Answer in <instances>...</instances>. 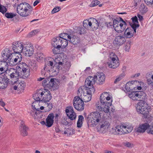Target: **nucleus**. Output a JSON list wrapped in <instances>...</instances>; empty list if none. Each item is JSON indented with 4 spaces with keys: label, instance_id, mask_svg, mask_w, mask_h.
<instances>
[{
    "label": "nucleus",
    "instance_id": "c9c22d12",
    "mask_svg": "<svg viewBox=\"0 0 153 153\" xmlns=\"http://www.w3.org/2000/svg\"><path fill=\"white\" fill-rule=\"evenodd\" d=\"M84 120V117L82 115L79 116L78 119L77 123V127L79 128H81L82 126L83 121Z\"/></svg>",
    "mask_w": 153,
    "mask_h": 153
},
{
    "label": "nucleus",
    "instance_id": "58836bf2",
    "mask_svg": "<svg viewBox=\"0 0 153 153\" xmlns=\"http://www.w3.org/2000/svg\"><path fill=\"white\" fill-rule=\"evenodd\" d=\"M120 128L119 126H117L115 128H112L111 130V132L114 134L120 135L119 134V131H120Z\"/></svg>",
    "mask_w": 153,
    "mask_h": 153
},
{
    "label": "nucleus",
    "instance_id": "37998d69",
    "mask_svg": "<svg viewBox=\"0 0 153 153\" xmlns=\"http://www.w3.org/2000/svg\"><path fill=\"white\" fill-rule=\"evenodd\" d=\"M74 133V130L72 128H68L64 131V134H67L68 135L73 134Z\"/></svg>",
    "mask_w": 153,
    "mask_h": 153
},
{
    "label": "nucleus",
    "instance_id": "6e6552de",
    "mask_svg": "<svg viewBox=\"0 0 153 153\" xmlns=\"http://www.w3.org/2000/svg\"><path fill=\"white\" fill-rule=\"evenodd\" d=\"M122 22L114 19L113 21V26L115 31L118 33H120L123 31L126 28V24L122 18Z\"/></svg>",
    "mask_w": 153,
    "mask_h": 153
},
{
    "label": "nucleus",
    "instance_id": "5fc2aeb1",
    "mask_svg": "<svg viewBox=\"0 0 153 153\" xmlns=\"http://www.w3.org/2000/svg\"><path fill=\"white\" fill-rule=\"evenodd\" d=\"M60 10L61 8L59 7L58 6L56 7L53 9L51 11V13H52L53 14L58 12Z\"/></svg>",
    "mask_w": 153,
    "mask_h": 153
},
{
    "label": "nucleus",
    "instance_id": "f3484780",
    "mask_svg": "<svg viewBox=\"0 0 153 153\" xmlns=\"http://www.w3.org/2000/svg\"><path fill=\"white\" fill-rule=\"evenodd\" d=\"M107 104L105 103H102L100 100L96 103L95 106L97 110L103 111L104 112L107 113L109 111L110 108Z\"/></svg>",
    "mask_w": 153,
    "mask_h": 153
},
{
    "label": "nucleus",
    "instance_id": "f03ea898",
    "mask_svg": "<svg viewBox=\"0 0 153 153\" xmlns=\"http://www.w3.org/2000/svg\"><path fill=\"white\" fill-rule=\"evenodd\" d=\"M62 62H60L57 63L53 59L50 58L45 61L43 70L55 75L57 74L59 71L62 68Z\"/></svg>",
    "mask_w": 153,
    "mask_h": 153
},
{
    "label": "nucleus",
    "instance_id": "ddd939ff",
    "mask_svg": "<svg viewBox=\"0 0 153 153\" xmlns=\"http://www.w3.org/2000/svg\"><path fill=\"white\" fill-rule=\"evenodd\" d=\"M41 101L46 102L49 101L52 98L51 94L50 92L47 89H44L41 92Z\"/></svg>",
    "mask_w": 153,
    "mask_h": 153
},
{
    "label": "nucleus",
    "instance_id": "412c9836",
    "mask_svg": "<svg viewBox=\"0 0 153 153\" xmlns=\"http://www.w3.org/2000/svg\"><path fill=\"white\" fill-rule=\"evenodd\" d=\"M97 77H96L88 76L85 80V86L86 87L88 86V87L93 86V85L95 83Z\"/></svg>",
    "mask_w": 153,
    "mask_h": 153
},
{
    "label": "nucleus",
    "instance_id": "0eeeda50",
    "mask_svg": "<svg viewBox=\"0 0 153 153\" xmlns=\"http://www.w3.org/2000/svg\"><path fill=\"white\" fill-rule=\"evenodd\" d=\"M108 60L109 61L108 62V64L109 68L115 69L119 66L120 63L118 57L114 53H110Z\"/></svg>",
    "mask_w": 153,
    "mask_h": 153
},
{
    "label": "nucleus",
    "instance_id": "6e6d98bb",
    "mask_svg": "<svg viewBox=\"0 0 153 153\" xmlns=\"http://www.w3.org/2000/svg\"><path fill=\"white\" fill-rule=\"evenodd\" d=\"M48 81V80L47 79L44 78L42 81V85L43 87L45 88L46 87L48 83H47Z\"/></svg>",
    "mask_w": 153,
    "mask_h": 153
},
{
    "label": "nucleus",
    "instance_id": "dca6fc26",
    "mask_svg": "<svg viewBox=\"0 0 153 153\" xmlns=\"http://www.w3.org/2000/svg\"><path fill=\"white\" fill-rule=\"evenodd\" d=\"M95 91V89L93 86H91L90 87H87L84 86H83L80 87L78 91L77 94L78 95H79L80 93H82L83 92L85 93L88 95H91L92 92L94 93Z\"/></svg>",
    "mask_w": 153,
    "mask_h": 153
},
{
    "label": "nucleus",
    "instance_id": "603ef678",
    "mask_svg": "<svg viewBox=\"0 0 153 153\" xmlns=\"http://www.w3.org/2000/svg\"><path fill=\"white\" fill-rule=\"evenodd\" d=\"M100 3V2L97 0H94L92 1L91 5L92 7H94L96 5L99 4Z\"/></svg>",
    "mask_w": 153,
    "mask_h": 153
},
{
    "label": "nucleus",
    "instance_id": "7ed1b4c3",
    "mask_svg": "<svg viewBox=\"0 0 153 153\" xmlns=\"http://www.w3.org/2000/svg\"><path fill=\"white\" fill-rule=\"evenodd\" d=\"M103 114L98 111L91 113L87 118L88 123L92 126H94L101 122L104 118Z\"/></svg>",
    "mask_w": 153,
    "mask_h": 153
},
{
    "label": "nucleus",
    "instance_id": "a878e982",
    "mask_svg": "<svg viewBox=\"0 0 153 153\" xmlns=\"http://www.w3.org/2000/svg\"><path fill=\"white\" fill-rule=\"evenodd\" d=\"M9 79L7 77H0V88H5L7 86L9 82Z\"/></svg>",
    "mask_w": 153,
    "mask_h": 153
},
{
    "label": "nucleus",
    "instance_id": "864d4df0",
    "mask_svg": "<svg viewBox=\"0 0 153 153\" xmlns=\"http://www.w3.org/2000/svg\"><path fill=\"white\" fill-rule=\"evenodd\" d=\"M131 19L134 23V24L132 25V26H133V25L135 26L134 25L136 24H138V21L137 17L136 16H135L134 17H132L131 18Z\"/></svg>",
    "mask_w": 153,
    "mask_h": 153
},
{
    "label": "nucleus",
    "instance_id": "338daca9",
    "mask_svg": "<svg viewBox=\"0 0 153 153\" xmlns=\"http://www.w3.org/2000/svg\"><path fill=\"white\" fill-rule=\"evenodd\" d=\"M0 105L3 107H4L5 105V103L1 99L0 100Z\"/></svg>",
    "mask_w": 153,
    "mask_h": 153
},
{
    "label": "nucleus",
    "instance_id": "4468645a",
    "mask_svg": "<svg viewBox=\"0 0 153 153\" xmlns=\"http://www.w3.org/2000/svg\"><path fill=\"white\" fill-rule=\"evenodd\" d=\"M135 26L133 25L131 28H127L125 31L124 36L126 38H130L132 37L134 33L136 32V28L139 27V24H136Z\"/></svg>",
    "mask_w": 153,
    "mask_h": 153
},
{
    "label": "nucleus",
    "instance_id": "49530a36",
    "mask_svg": "<svg viewBox=\"0 0 153 153\" xmlns=\"http://www.w3.org/2000/svg\"><path fill=\"white\" fill-rule=\"evenodd\" d=\"M40 30L39 29H37L33 30L28 34V36L30 37L33 36L37 33Z\"/></svg>",
    "mask_w": 153,
    "mask_h": 153
},
{
    "label": "nucleus",
    "instance_id": "09e8293b",
    "mask_svg": "<svg viewBox=\"0 0 153 153\" xmlns=\"http://www.w3.org/2000/svg\"><path fill=\"white\" fill-rule=\"evenodd\" d=\"M16 15L13 13H7L5 14V16L8 19L12 18L16 16Z\"/></svg>",
    "mask_w": 153,
    "mask_h": 153
},
{
    "label": "nucleus",
    "instance_id": "ea45409f",
    "mask_svg": "<svg viewBox=\"0 0 153 153\" xmlns=\"http://www.w3.org/2000/svg\"><path fill=\"white\" fill-rule=\"evenodd\" d=\"M41 92H37L33 96L34 99L35 101H41Z\"/></svg>",
    "mask_w": 153,
    "mask_h": 153
},
{
    "label": "nucleus",
    "instance_id": "13d9d810",
    "mask_svg": "<svg viewBox=\"0 0 153 153\" xmlns=\"http://www.w3.org/2000/svg\"><path fill=\"white\" fill-rule=\"evenodd\" d=\"M129 83H127L125 86V89L126 91V92H130L131 91V89L130 88V86L129 85Z\"/></svg>",
    "mask_w": 153,
    "mask_h": 153
},
{
    "label": "nucleus",
    "instance_id": "e2e57ef3",
    "mask_svg": "<svg viewBox=\"0 0 153 153\" xmlns=\"http://www.w3.org/2000/svg\"><path fill=\"white\" fill-rule=\"evenodd\" d=\"M57 49H59V48H54L53 49L52 51L54 54H57L59 53V51L57 50Z\"/></svg>",
    "mask_w": 153,
    "mask_h": 153
},
{
    "label": "nucleus",
    "instance_id": "052dcab7",
    "mask_svg": "<svg viewBox=\"0 0 153 153\" xmlns=\"http://www.w3.org/2000/svg\"><path fill=\"white\" fill-rule=\"evenodd\" d=\"M68 36H69V35H68V34L67 33H61V34H60L59 35V37H60V38H66V36L68 37Z\"/></svg>",
    "mask_w": 153,
    "mask_h": 153
},
{
    "label": "nucleus",
    "instance_id": "393cba45",
    "mask_svg": "<svg viewBox=\"0 0 153 153\" xmlns=\"http://www.w3.org/2000/svg\"><path fill=\"white\" fill-rule=\"evenodd\" d=\"M120 131L119 134L120 135H121L125 133H127L131 132L133 129V127L128 128V130L126 129V126L121 125L119 126Z\"/></svg>",
    "mask_w": 153,
    "mask_h": 153
},
{
    "label": "nucleus",
    "instance_id": "680f3d73",
    "mask_svg": "<svg viewBox=\"0 0 153 153\" xmlns=\"http://www.w3.org/2000/svg\"><path fill=\"white\" fill-rule=\"evenodd\" d=\"M105 25L108 27L112 28L113 27V24L111 22H107L105 23Z\"/></svg>",
    "mask_w": 153,
    "mask_h": 153
},
{
    "label": "nucleus",
    "instance_id": "5701e85b",
    "mask_svg": "<svg viewBox=\"0 0 153 153\" xmlns=\"http://www.w3.org/2000/svg\"><path fill=\"white\" fill-rule=\"evenodd\" d=\"M97 77V80H98L97 83L100 85L103 84L105 81V76L104 74L102 73H98L97 76H95Z\"/></svg>",
    "mask_w": 153,
    "mask_h": 153
},
{
    "label": "nucleus",
    "instance_id": "9b49d317",
    "mask_svg": "<svg viewBox=\"0 0 153 153\" xmlns=\"http://www.w3.org/2000/svg\"><path fill=\"white\" fill-rule=\"evenodd\" d=\"M26 44V43L20 41L13 42L12 47V50L15 53L20 54V53H22Z\"/></svg>",
    "mask_w": 153,
    "mask_h": 153
},
{
    "label": "nucleus",
    "instance_id": "9d476101",
    "mask_svg": "<svg viewBox=\"0 0 153 153\" xmlns=\"http://www.w3.org/2000/svg\"><path fill=\"white\" fill-rule=\"evenodd\" d=\"M73 105L74 108L79 111H82L84 109L85 105L82 99L78 96L74 97Z\"/></svg>",
    "mask_w": 153,
    "mask_h": 153
},
{
    "label": "nucleus",
    "instance_id": "2f4dec72",
    "mask_svg": "<svg viewBox=\"0 0 153 153\" xmlns=\"http://www.w3.org/2000/svg\"><path fill=\"white\" fill-rule=\"evenodd\" d=\"M92 27L94 29H97L99 26V23L97 20L94 18H91Z\"/></svg>",
    "mask_w": 153,
    "mask_h": 153
},
{
    "label": "nucleus",
    "instance_id": "473e14b6",
    "mask_svg": "<svg viewBox=\"0 0 153 153\" xmlns=\"http://www.w3.org/2000/svg\"><path fill=\"white\" fill-rule=\"evenodd\" d=\"M135 95L137 97L138 100L144 99L145 98L146 94L143 91H139L136 93Z\"/></svg>",
    "mask_w": 153,
    "mask_h": 153
},
{
    "label": "nucleus",
    "instance_id": "39448f33",
    "mask_svg": "<svg viewBox=\"0 0 153 153\" xmlns=\"http://www.w3.org/2000/svg\"><path fill=\"white\" fill-rule=\"evenodd\" d=\"M5 53L2 56L4 58H5V56L7 57V60L9 62V65L10 66H13L20 63L21 62L22 59V55L21 54H19L18 56H13L11 53H10L9 54H7L5 51Z\"/></svg>",
    "mask_w": 153,
    "mask_h": 153
},
{
    "label": "nucleus",
    "instance_id": "aec40b11",
    "mask_svg": "<svg viewBox=\"0 0 153 153\" xmlns=\"http://www.w3.org/2000/svg\"><path fill=\"white\" fill-rule=\"evenodd\" d=\"M67 116L71 120H73L76 119V113L74 111L72 106H68L65 110Z\"/></svg>",
    "mask_w": 153,
    "mask_h": 153
},
{
    "label": "nucleus",
    "instance_id": "a19ab883",
    "mask_svg": "<svg viewBox=\"0 0 153 153\" xmlns=\"http://www.w3.org/2000/svg\"><path fill=\"white\" fill-rule=\"evenodd\" d=\"M43 55L42 53L40 52H38L36 55V60L40 62L43 59Z\"/></svg>",
    "mask_w": 153,
    "mask_h": 153
},
{
    "label": "nucleus",
    "instance_id": "e433bc0d",
    "mask_svg": "<svg viewBox=\"0 0 153 153\" xmlns=\"http://www.w3.org/2000/svg\"><path fill=\"white\" fill-rule=\"evenodd\" d=\"M139 10L142 14H143L148 11L147 8L145 5L142 4L140 7Z\"/></svg>",
    "mask_w": 153,
    "mask_h": 153
},
{
    "label": "nucleus",
    "instance_id": "0e129e2a",
    "mask_svg": "<svg viewBox=\"0 0 153 153\" xmlns=\"http://www.w3.org/2000/svg\"><path fill=\"white\" fill-rule=\"evenodd\" d=\"M25 127L26 126L24 124V122L23 120H21L20 123V125L19 128H21V127Z\"/></svg>",
    "mask_w": 153,
    "mask_h": 153
},
{
    "label": "nucleus",
    "instance_id": "bb28decb",
    "mask_svg": "<svg viewBox=\"0 0 153 153\" xmlns=\"http://www.w3.org/2000/svg\"><path fill=\"white\" fill-rule=\"evenodd\" d=\"M60 37L58 36L52 39L51 41L52 45L54 48L59 49V45L60 42Z\"/></svg>",
    "mask_w": 153,
    "mask_h": 153
},
{
    "label": "nucleus",
    "instance_id": "4c0bfd02",
    "mask_svg": "<svg viewBox=\"0 0 153 153\" xmlns=\"http://www.w3.org/2000/svg\"><path fill=\"white\" fill-rule=\"evenodd\" d=\"M91 19L88 20H85L83 22V26L85 28H88V27L91 26Z\"/></svg>",
    "mask_w": 153,
    "mask_h": 153
},
{
    "label": "nucleus",
    "instance_id": "72a5a7b5",
    "mask_svg": "<svg viewBox=\"0 0 153 153\" xmlns=\"http://www.w3.org/2000/svg\"><path fill=\"white\" fill-rule=\"evenodd\" d=\"M40 101L39 102V101H35L32 103V106L34 110L39 111V108L40 106Z\"/></svg>",
    "mask_w": 153,
    "mask_h": 153
},
{
    "label": "nucleus",
    "instance_id": "a211bd4d",
    "mask_svg": "<svg viewBox=\"0 0 153 153\" xmlns=\"http://www.w3.org/2000/svg\"><path fill=\"white\" fill-rule=\"evenodd\" d=\"M6 61H0V74H1L5 72L7 74V71H9L10 68L8 69L9 62L7 60L6 57H5Z\"/></svg>",
    "mask_w": 153,
    "mask_h": 153
},
{
    "label": "nucleus",
    "instance_id": "a18cd8bd",
    "mask_svg": "<svg viewBox=\"0 0 153 153\" xmlns=\"http://www.w3.org/2000/svg\"><path fill=\"white\" fill-rule=\"evenodd\" d=\"M147 132L148 134L153 135V122L150 125L149 124V127L147 130Z\"/></svg>",
    "mask_w": 153,
    "mask_h": 153
},
{
    "label": "nucleus",
    "instance_id": "4be33fe9",
    "mask_svg": "<svg viewBox=\"0 0 153 153\" xmlns=\"http://www.w3.org/2000/svg\"><path fill=\"white\" fill-rule=\"evenodd\" d=\"M126 41V39L123 36L119 35L116 36L115 38L114 42L119 45H122Z\"/></svg>",
    "mask_w": 153,
    "mask_h": 153
},
{
    "label": "nucleus",
    "instance_id": "c756f323",
    "mask_svg": "<svg viewBox=\"0 0 153 153\" xmlns=\"http://www.w3.org/2000/svg\"><path fill=\"white\" fill-rule=\"evenodd\" d=\"M68 38L70 40L69 41L74 45H76L80 42L79 38L76 36L71 37L70 36H68Z\"/></svg>",
    "mask_w": 153,
    "mask_h": 153
},
{
    "label": "nucleus",
    "instance_id": "4d7b16f0",
    "mask_svg": "<svg viewBox=\"0 0 153 153\" xmlns=\"http://www.w3.org/2000/svg\"><path fill=\"white\" fill-rule=\"evenodd\" d=\"M130 43V42H128L125 46V50L126 51H129L131 47Z\"/></svg>",
    "mask_w": 153,
    "mask_h": 153
},
{
    "label": "nucleus",
    "instance_id": "cd10ccee",
    "mask_svg": "<svg viewBox=\"0 0 153 153\" xmlns=\"http://www.w3.org/2000/svg\"><path fill=\"white\" fill-rule=\"evenodd\" d=\"M80 94L79 96H81V99H83V102H88L91 100L92 97L91 95H88L84 92H83L82 93H80Z\"/></svg>",
    "mask_w": 153,
    "mask_h": 153
},
{
    "label": "nucleus",
    "instance_id": "423d86ee",
    "mask_svg": "<svg viewBox=\"0 0 153 153\" xmlns=\"http://www.w3.org/2000/svg\"><path fill=\"white\" fill-rule=\"evenodd\" d=\"M136 109L139 114L145 115L149 114V108L146 103L144 101L140 100L137 103Z\"/></svg>",
    "mask_w": 153,
    "mask_h": 153
},
{
    "label": "nucleus",
    "instance_id": "7c9ffc66",
    "mask_svg": "<svg viewBox=\"0 0 153 153\" xmlns=\"http://www.w3.org/2000/svg\"><path fill=\"white\" fill-rule=\"evenodd\" d=\"M68 44V40L65 38H60V45H59V48H65L67 46Z\"/></svg>",
    "mask_w": 153,
    "mask_h": 153
},
{
    "label": "nucleus",
    "instance_id": "6ab92c4d",
    "mask_svg": "<svg viewBox=\"0 0 153 153\" xmlns=\"http://www.w3.org/2000/svg\"><path fill=\"white\" fill-rule=\"evenodd\" d=\"M58 80L55 78H52L47 85L46 88L51 90H53L58 88Z\"/></svg>",
    "mask_w": 153,
    "mask_h": 153
},
{
    "label": "nucleus",
    "instance_id": "c03bdc74",
    "mask_svg": "<svg viewBox=\"0 0 153 153\" xmlns=\"http://www.w3.org/2000/svg\"><path fill=\"white\" fill-rule=\"evenodd\" d=\"M135 94H136V93L133 92L129 94L128 96L133 100H137L138 99L137 98V97L136 96Z\"/></svg>",
    "mask_w": 153,
    "mask_h": 153
},
{
    "label": "nucleus",
    "instance_id": "79ce46f5",
    "mask_svg": "<svg viewBox=\"0 0 153 153\" xmlns=\"http://www.w3.org/2000/svg\"><path fill=\"white\" fill-rule=\"evenodd\" d=\"M125 76V74L124 73H123L120 74V75L117 76L116 77V79L114 81V83H116L117 82L120 81Z\"/></svg>",
    "mask_w": 153,
    "mask_h": 153
},
{
    "label": "nucleus",
    "instance_id": "2eb2a0df",
    "mask_svg": "<svg viewBox=\"0 0 153 153\" xmlns=\"http://www.w3.org/2000/svg\"><path fill=\"white\" fill-rule=\"evenodd\" d=\"M33 46L30 43H27L22 53L26 56H30L33 53Z\"/></svg>",
    "mask_w": 153,
    "mask_h": 153
},
{
    "label": "nucleus",
    "instance_id": "20e7f679",
    "mask_svg": "<svg viewBox=\"0 0 153 153\" xmlns=\"http://www.w3.org/2000/svg\"><path fill=\"white\" fill-rule=\"evenodd\" d=\"M31 9L30 5L26 2H23L17 5V11L19 15L25 17L29 15V12Z\"/></svg>",
    "mask_w": 153,
    "mask_h": 153
},
{
    "label": "nucleus",
    "instance_id": "774afa93",
    "mask_svg": "<svg viewBox=\"0 0 153 153\" xmlns=\"http://www.w3.org/2000/svg\"><path fill=\"white\" fill-rule=\"evenodd\" d=\"M147 83L149 85H151V86L152 85V83H153V82L151 80L149 79L147 80Z\"/></svg>",
    "mask_w": 153,
    "mask_h": 153
},
{
    "label": "nucleus",
    "instance_id": "b1692460",
    "mask_svg": "<svg viewBox=\"0 0 153 153\" xmlns=\"http://www.w3.org/2000/svg\"><path fill=\"white\" fill-rule=\"evenodd\" d=\"M54 118V114L53 113H51L48 116L46 119V125L48 127H51L53 123V119Z\"/></svg>",
    "mask_w": 153,
    "mask_h": 153
},
{
    "label": "nucleus",
    "instance_id": "69168bd1",
    "mask_svg": "<svg viewBox=\"0 0 153 153\" xmlns=\"http://www.w3.org/2000/svg\"><path fill=\"white\" fill-rule=\"evenodd\" d=\"M137 17L138 18L139 21H141L143 20V17L142 16L140 15L139 14H138L137 15Z\"/></svg>",
    "mask_w": 153,
    "mask_h": 153
},
{
    "label": "nucleus",
    "instance_id": "8fccbe9b",
    "mask_svg": "<svg viewBox=\"0 0 153 153\" xmlns=\"http://www.w3.org/2000/svg\"><path fill=\"white\" fill-rule=\"evenodd\" d=\"M45 105L46 106L47 108V111H50L52 108V105L51 103H48L47 102H45Z\"/></svg>",
    "mask_w": 153,
    "mask_h": 153
},
{
    "label": "nucleus",
    "instance_id": "c85d7f7f",
    "mask_svg": "<svg viewBox=\"0 0 153 153\" xmlns=\"http://www.w3.org/2000/svg\"><path fill=\"white\" fill-rule=\"evenodd\" d=\"M149 124L147 123H144L140 125L136 129V131L139 133H143L145 131L148 129Z\"/></svg>",
    "mask_w": 153,
    "mask_h": 153
},
{
    "label": "nucleus",
    "instance_id": "de8ad7c7",
    "mask_svg": "<svg viewBox=\"0 0 153 153\" xmlns=\"http://www.w3.org/2000/svg\"><path fill=\"white\" fill-rule=\"evenodd\" d=\"M7 10L6 7L0 4V12L4 14L5 13Z\"/></svg>",
    "mask_w": 153,
    "mask_h": 153
},
{
    "label": "nucleus",
    "instance_id": "f8f14e48",
    "mask_svg": "<svg viewBox=\"0 0 153 153\" xmlns=\"http://www.w3.org/2000/svg\"><path fill=\"white\" fill-rule=\"evenodd\" d=\"M98 124L99 125L97 127V130L98 132L101 133L106 131L110 125L109 122L105 120L104 118Z\"/></svg>",
    "mask_w": 153,
    "mask_h": 153
},
{
    "label": "nucleus",
    "instance_id": "f257e3e1",
    "mask_svg": "<svg viewBox=\"0 0 153 153\" xmlns=\"http://www.w3.org/2000/svg\"><path fill=\"white\" fill-rule=\"evenodd\" d=\"M16 68V69L10 68L9 71H7V74L10 76L13 85L12 89L18 91L23 90L25 87L24 81L19 80V77L24 79L28 77L30 75V69L27 65L24 62L19 64Z\"/></svg>",
    "mask_w": 153,
    "mask_h": 153
},
{
    "label": "nucleus",
    "instance_id": "1a4fd4ad",
    "mask_svg": "<svg viewBox=\"0 0 153 153\" xmlns=\"http://www.w3.org/2000/svg\"><path fill=\"white\" fill-rule=\"evenodd\" d=\"M100 99L102 103L107 104L108 105L109 107L112 105V97L110 93L104 92L101 94Z\"/></svg>",
    "mask_w": 153,
    "mask_h": 153
},
{
    "label": "nucleus",
    "instance_id": "3c124183",
    "mask_svg": "<svg viewBox=\"0 0 153 153\" xmlns=\"http://www.w3.org/2000/svg\"><path fill=\"white\" fill-rule=\"evenodd\" d=\"M144 1L147 5L153 8V0H144Z\"/></svg>",
    "mask_w": 153,
    "mask_h": 153
},
{
    "label": "nucleus",
    "instance_id": "f704fd0d",
    "mask_svg": "<svg viewBox=\"0 0 153 153\" xmlns=\"http://www.w3.org/2000/svg\"><path fill=\"white\" fill-rule=\"evenodd\" d=\"M21 134L23 136H25L27 135V130L28 128L27 127L19 128Z\"/></svg>",
    "mask_w": 153,
    "mask_h": 153
},
{
    "label": "nucleus",
    "instance_id": "bf43d9fd",
    "mask_svg": "<svg viewBox=\"0 0 153 153\" xmlns=\"http://www.w3.org/2000/svg\"><path fill=\"white\" fill-rule=\"evenodd\" d=\"M124 145L128 147H131L133 146V144L128 142H126L124 143Z\"/></svg>",
    "mask_w": 153,
    "mask_h": 153
}]
</instances>
